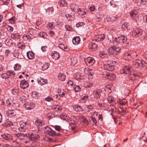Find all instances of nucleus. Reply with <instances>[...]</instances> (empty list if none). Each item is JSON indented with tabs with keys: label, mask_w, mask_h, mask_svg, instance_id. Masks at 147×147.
I'll use <instances>...</instances> for the list:
<instances>
[{
	"label": "nucleus",
	"mask_w": 147,
	"mask_h": 147,
	"mask_svg": "<svg viewBox=\"0 0 147 147\" xmlns=\"http://www.w3.org/2000/svg\"><path fill=\"white\" fill-rule=\"evenodd\" d=\"M117 65L116 61H114L109 60L107 61V64L104 65V68L108 70L112 71L114 69V66Z\"/></svg>",
	"instance_id": "1"
},
{
	"label": "nucleus",
	"mask_w": 147,
	"mask_h": 147,
	"mask_svg": "<svg viewBox=\"0 0 147 147\" xmlns=\"http://www.w3.org/2000/svg\"><path fill=\"white\" fill-rule=\"evenodd\" d=\"M121 48L117 46H112L109 48L107 51L110 55H116L120 53Z\"/></svg>",
	"instance_id": "2"
},
{
	"label": "nucleus",
	"mask_w": 147,
	"mask_h": 147,
	"mask_svg": "<svg viewBox=\"0 0 147 147\" xmlns=\"http://www.w3.org/2000/svg\"><path fill=\"white\" fill-rule=\"evenodd\" d=\"M130 16L133 20L137 21L141 19L140 11L138 10L132 11L130 13Z\"/></svg>",
	"instance_id": "3"
},
{
	"label": "nucleus",
	"mask_w": 147,
	"mask_h": 147,
	"mask_svg": "<svg viewBox=\"0 0 147 147\" xmlns=\"http://www.w3.org/2000/svg\"><path fill=\"white\" fill-rule=\"evenodd\" d=\"M146 62L142 59H137L133 62V66L135 68H141L146 65Z\"/></svg>",
	"instance_id": "4"
},
{
	"label": "nucleus",
	"mask_w": 147,
	"mask_h": 147,
	"mask_svg": "<svg viewBox=\"0 0 147 147\" xmlns=\"http://www.w3.org/2000/svg\"><path fill=\"white\" fill-rule=\"evenodd\" d=\"M145 32L142 29L140 28H136L132 32V34L136 37L141 36Z\"/></svg>",
	"instance_id": "5"
},
{
	"label": "nucleus",
	"mask_w": 147,
	"mask_h": 147,
	"mask_svg": "<svg viewBox=\"0 0 147 147\" xmlns=\"http://www.w3.org/2000/svg\"><path fill=\"white\" fill-rule=\"evenodd\" d=\"M127 40V38L125 36L121 35L116 38L113 40L114 43L115 42H118L119 43H121L125 42Z\"/></svg>",
	"instance_id": "6"
},
{
	"label": "nucleus",
	"mask_w": 147,
	"mask_h": 147,
	"mask_svg": "<svg viewBox=\"0 0 147 147\" xmlns=\"http://www.w3.org/2000/svg\"><path fill=\"white\" fill-rule=\"evenodd\" d=\"M44 130L45 133L49 136H54L56 135V132L48 126L44 128Z\"/></svg>",
	"instance_id": "7"
},
{
	"label": "nucleus",
	"mask_w": 147,
	"mask_h": 147,
	"mask_svg": "<svg viewBox=\"0 0 147 147\" xmlns=\"http://www.w3.org/2000/svg\"><path fill=\"white\" fill-rule=\"evenodd\" d=\"M131 67L129 65L125 66L123 67L121 72L125 74H129L131 72Z\"/></svg>",
	"instance_id": "8"
},
{
	"label": "nucleus",
	"mask_w": 147,
	"mask_h": 147,
	"mask_svg": "<svg viewBox=\"0 0 147 147\" xmlns=\"http://www.w3.org/2000/svg\"><path fill=\"white\" fill-rule=\"evenodd\" d=\"M84 61L86 64L87 65L89 64V66L93 65L95 62L94 59L93 58L90 57L85 58Z\"/></svg>",
	"instance_id": "9"
},
{
	"label": "nucleus",
	"mask_w": 147,
	"mask_h": 147,
	"mask_svg": "<svg viewBox=\"0 0 147 147\" xmlns=\"http://www.w3.org/2000/svg\"><path fill=\"white\" fill-rule=\"evenodd\" d=\"M1 136L3 139L7 141L11 140L13 139L12 136L8 134L4 133L2 134Z\"/></svg>",
	"instance_id": "10"
},
{
	"label": "nucleus",
	"mask_w": 147,
	"mask_h": 147,
	"mask_svg": "<svg viewBox=\"0 0 147 147\" xmlns=\"http://www.w3.org/2000/svg\"><path fill=\"white\" fill-rule=\"evenodd\" d=\"M28 126V125L26 122H23L20 125V127L18 128V130L20 132H24Z\"/></svg>",
	"instance_id": "11"
},
{
	"label": "nucleus",
	"mask_w": 147,
	"mask_h": 147,
	"mask_svg": "<svg viewBox=\"0 0 147 147\" xmlns=\"http://www.w3.org/2000/svg\"><path fill=\"white\" fill-rule=\"evenodd\" d=\"M27 137H28L30 140H34L38 138L39 137V136L38 134H35L29 133L28 134Z\"/></svg>",
	"instance_id": "12"
},
{
	"label": "nucleus",
	"mask_w": 147,
	"mask_h": 147,
	"mask_svg": "<svg viewBox=\"0 0 147 147\" xmlns=\"http://www.w3.org/2000/svg\"><path fill=\"white\" fill-rule=\"evenodd\" d=\"M105 38V35L104 34H99L94 36V38L97 41L103 40Z\"/></svg>",
	"instance_id": "13"
},
{
	"label": "nucleus",
	"mask_w": 147,
	"mask_h": 147,
	"mask_svg": "<svg viewBox=\"0 0 147 147\" xmlns=\"http://www.w3.org/2000/svg\"><path fill=\"white\" fill-rule=\"evenodd\" d=\"M35 106V104L32 102H28L25 104V107L27 110L33 109Z\"/></svg>",
	"instance_id": "14"
},
{
	"label": "nucleus",
	"mask_w": 147,
	"mask_h": 147,
	"mask_svg": "<svg viewBox=\"0 0 147 147\" xmlns=\"http://www.w3.org/2000/svg\"><path fill=\"white\" fill-rule=\"evenodd\" d=\"M16 112L14 110H9L7 112V116L10 118L16 116Z\"/></svg>",
	"instance_id": "15"
},
{
	"label": "nucleus",
	"mask_w": 147,
	"mask_h": 147,
	"mask_svg": "<svg viewBox=\"0 0 147 147\" xmlns=\"http://www.w3.org/2000/svg\"><path fill=\"white\" fill-rule=\"evenodd\" d=\"M29 85L27 81L23 80L21 82L20 87L22 89H26L29 86Z\"/></svg>",
	"instance_id": "16"
},
{
	"label": "nucleus",
	"mask_w": 147,
	"mask_h": 147,
	"mask_svg": "<svg viewBox=\"0 0 147 147\" xmlns=\"http://www.w3.org/2000/svg\"><path fill=\"white\" fill-rule=\"evenodd\" d=\"M70 64L72 66H74L77 63V61L76 57H72L69 60Z\"/></svg>",
	"instance_id": "17"
},
{
	"label": "nucleus",
	"mask_w": 147,
	"mask_h": 147,
	"mask_svg": "<svg viewBox=\"0 0 147 147\" xmlns=\"http://www.w3.org/2000/svg\"><path fill=\"white\" fill-rule=\"evenodd\" d=\"M52 57L55 60L58 59L60 57L59 53L56 51L53 52L51 54Z\"/></svg>",
	"instance_id": "18"
},
{
	"label": "nucleus",
	"mask_w": 147,
	"mask_h": 147,
	"mask_svg": "<svg viewBox=\"0 0 147 147\" xmlns=\"http://www.w3.org/2000/svg\"><path fill=\"white\" fill-rule=\"evenodd\" d=\"M16 136L17 137V139L19 140L20 142L23 140H25L24 138H25V137L23 134L20 133L16 134Z\"/></svg>",
	"instance_id": "19"
},
{
	"label": "nucleus",
	"mask_w": 147,
	"mask_h": 147,
	"mask_svg": "<svg viewBox=\"0 0 147 147\" xmlns=\"http://www.w3.org/2000/svg\"><path fill=\"white\" fill-rule=\"evenodd\" d=\"M88 47L89 49L92 51L95 50L97 49V45L94 43L90 42L88 45Z\"/></svg>",
	"instance_id": "20"
},
{
	"label": "nucleus",
	"mask_w": 147,
	"mask_h": 147,
	"mask_svg": "<svg viewBox=\"0 0 147 147\" xmlns=\"http://www.w3.org/2000/svg\"><path fill=\"white\" fill-rule=\"evenodd\" d=\"M101 91L100 90H94L93 93L94 97L98 98L100 97Z\"/></svg>",
	"instance_id": "21"
},
{
	"label": "nucleus",
	"mask_w": 147,
	"mask_h": 147,
	"mask_svg": "<svg viewBox=\"0 0 147 147\" xmlns=\"http://www.w3.org/2000/svg\"><path fill=\"white\" fill-rule=\"evenodd\" d=\"M27 56L29 59H33L35 57L34 53L32 51L28 52L27 53Z\"/></svg>",
	"instance_id": "22"
},
{
	"label": "nucleus",
	"mask_w": 147,
	"mask_h": 147,
	"mask_svg": "<svg viewBox=\"0 0 147 147\" xmlns=\"http://www.w3.org/2000/svg\"><path fill=\"white\" fill-rule=\"evenodd\" d=\"M80 38L79 36H76L72 40V42L74 44L77 45L79 44L80 42Z\"/></svg>",
	"instance_id": "23"
},
{
	"label": "nucleus",
	"mask_w": 147,
	"mask_h": 147,
	"mask_svg": "<svg viewBox=\"0 0 147 147\" xmlns=\"http://www.w3.org/2000/svg\"><path fill=\"white\" fill-rule=\"evenodd\" d=\"M51 109L53 110H55L57 111H61L62 108L60 106L58 105H53L52 106Z\"/></svg>",
	"instance_id": "24"
},
{
	"label": "nucleus",
	"mask_w": 147,
	"mask_h": 147,
	"mask_svg": "<svg viewBox=\"0 0 147 147\" xmlns=\"http://www.w3.org/2000/svg\"><path fill=\"white\" fill-rule=\"evenodd\" d=\"M58 79L61 81H64L66 79V75L64 73H60L58 75Z\"/></svg>",
	"instance_id": "25"
},
{
	"label": "nucleus",
	"mask_w": 147,
	"mask_h": 147,
	"mask_svg": "<svg viewBox=\"0 0 147 147\" xmlns=\"http://www.w3.org/2000/svg\"><path fill=\"white\" fill-rule=\"evenodd\" d=\"M23 41L26 42V43L30 42L31 40V37L29 35H26L22 37Z\"/></svg>",
	"instance_id": "26"
},
{
	"label": "nucleus",
	"mask_w": 147,
	"mask_h": 147,
	"mask_svg": "<svg viewBox=\"0 0 147 147\" xmlns=\"http://www.w3.org/2000/svg\"><path fill=\"white\" fill-rule=\"evenodd\" d=\"M31 95L32 97L35 99H37L39 97V94L37 91H33L32 92Z\"/></svg>",
	"instance_id": "27"
},
{
	"label": "nucleus",
	"mask_w": 147,
	"mask_h": 147,
	"mask_svg": "<svg viewBox=\"0 0 147 147\" xmlns=\"http://www.w3.org/2000/svg\"><path fill=\"white\" fill-rule=\"evenodd\" d=\"M73 109L74 111L78 112L82 111L83 110V108L80 106L78 105L74 106L73 107Z\"/></svg>",
	"instance_id": "28"
},
{
	"label": "nucleus",
	"mask_w": 147,
	"mask_h": 147,
	"mask_svg": "<svg viewBox=\"0 0 147 147\" xmlns=\"http://www.w3.org/2000/svg\"><path fill=\"white\" fill-rule=\"evenodd\" d=\"M60 117L61 119L65 120L67 121H69L70 119L69 117L67 116L65 113H62L60 115Z\"/></svg>",
	"instance_id": "29"
},
{
	"label": "nucleus",
	"mask_w": 147,
	"mask_h": 147,
	"mask_svg": "<svg viewBox=\"0 0 147 147\" xmlns=\"http://www.w3.org/2000/svg\"><path fill=\"white\" fill-rule=\"evenodd\" d=\"M89 121L93 125H96L97 123L96 119L93 116H91L89 118Z\"/></svg>",
	"instance_id": "30"
},
{
	"label": "nucleus",
	"mask_w": 147,
	"mask_h": 147,
	"mask_svg": "<svg viewBox=\"0 0 147 147\" xmlns=\"http://www.w3.org/2000/svg\"><path fill=\"white\" fill-rule=\"evenodd\" d=\"M35 124L37 126H42L44 124L43 121L40 119H37L35 122Z\"/></svg>",
	"instance_id": "31"
},
{
	"label": "nucleus",
	"mask_w": 147,
	"mask_h": 147,
	"mask_svg": "<svg viewBox=\"0 0 147 147\" xmlns=\"http://www.w3.org/2000/svg\"><path fill=\"white\" fill-rule=\"evenodd\" d=\"M79 121H80L82 125L83 124L86 125L88 123V121L86 118H81L80 119Z\"/></svg>",
	"instance_id": "32"
},
{
	"label": "nucleus",
	"mask_w": 147,
	"mask_h": 147,
	"mask_svg": "<svg viewBox=\"0 0 147 147\" xmlns=\"http://www.w3.org/2000/svg\"><path fill=\"white\" fill-rule=\"evenodd\" d=\"M58 3L61 6L63 7L66 6L67 4V2L65 0H60L58 2Z\"/></svg>",
	"instance_id": "33"
},
{
	"label": "nucleus",
	"mask_w": 147,
	"mask_h": 147,
	"mask_svg": "<svg viewBox=\"0 0 147 147\" xmlns=\"http://www.w3.org/2000/svg\"><path fill=\"white\" fill-rule=\"evenodd\" d=\"M11 37L13 39L18 40L20 38V36L18 33L12 34Z\"/></svg>",
	"instance_id": "34"
},
{
	"label": "nucleus",
	"mask_w": 147,
	"mask_h": 147,
	"mask_svg": "<svg viewBox=\"0 0 147 147\" xmlns=\"http://www.w3.org/2000/svg\"><path fill=\"white\" fill-rule=\"evenodd\" d=\"M18 47L21 49H24L26 47L25 44L23 42L19 43L18 44Z\"/></svg>",
	"instance_id": "35"
},
{
	"label": "nucleus",
	"mask_w": 147,
	"mask_h": 147,
	"mask_svg": "<svg viewBox=\"0 0 147 147\" xmlns=\"http://www.w3.org/2000/svg\"><path fill=\"white\" fill-rule=\"evenodd\" d=\"M87 110L88 112H90L91 113H93L94 111V109L93 107L91 105H89L87 107Z\"/></svg>",
	"instance_id": "36"
},
{
	"label": "nucleus",
	"mask_w": 147,
	"mask_h": 147,
	"mask_svg": "<svg viewBox=\"0 0 147 147\" xmlns=\"http://www.w3.org/2000/svg\"><path fill=\"white\" fill-rule=\"evenodd\" d=\"M76 12L80 16H83L86 14V12L85 11H82L80 8H78L76 11Z\"/></svg>",
	"instance_id": "37"
},
{
	"label": "nucleus",
	"mask_w": 147,
	"mask_h": 147,
	"mask_svg": "<svg viewBox=\"0 0 147 147\" xmlns=\"http://www.w3.org/2000/svg\"><path fill=\"white\" fill-rule=\"evenodd\" d=\"M128 24L127 22H125L122 25L121 28L125 30H128L129 29V28L128 27Z\"/></svg>",
	"instance_id": "38"
},
{
	"label": "nucleus",
	"mask_w": 147,
	"mask_h": 147,
	"mask_svg": "<svg viewBox=\"0 0 147 147\" xmlns=\"http://www.w3.org/2000/svg\"><path fill=\"white\" fill-rule=\"evenodd\" d=\"M89 97L88 95H86L84 96L80 100V102L82 103L85 102L88 100Z\"/></svg>",
	"instance_id": "39"
},
{
	"label": "nucleus",
	"mask_w": 147,
	"mask_h": 147,
	"mask_svg": "<svg viewBox=\"0 0 147 147\" xmlns=\"http://www.w3.org/2000/svg\"><path fill=\"white\" fill-rule=\"evenodd\" d=\"M1 77L3 79H8L9 78V74L8 71H7L5 73L2 74L1 75Z\"/></svg>",
	"instance_id": "40"
},
{
	"label": "nucleus",
	"mask_w": 147,
	"mask_h": 147,
	"mask_svg": "<svg viewBox=\"0 0 147 147\" xmlns=\"http://www.w3.org/2000/svg\"><path fill=\"white\" fill-rule=\"evenodd\" d=\"M74 14H68L67 16V18H68L69 20L71 21H74L75 19L74 18Z\"/></svg>",
	"instance_id": "41"
},
{
	"label": "nucleus",
	"mask_w": 147,
	"mask_h": 147,
	"mask_svg": "<svg viewBox=\"0 0 147 147\" xmlns=\"http://www.w3.org/2000/svg\"><path fill=\"white\" fill-rule=\"evenodd\" d=\"M12 147H19L20 146V144L16 141H13L12 145Z\"/></svg>",
	"instance_id": "42"
},
{
	"label": "nucleus",
	"mask_w": 147,
	"mask_h": 147,
	"mask_svg": "<svg viewBox=\"0 0 147 147\" xmlns=\"http://www.w3.org/2000/svg\"><path fill=\"white\" fill-rule=\"evenodd\" d=\"M47 81L44 79H41L40 80H38V83L39 84L41 85H43L46 84Z\"/></svg>",
	"instance_id": "43"
},
{
	"label": "nucleus",
	"mask_w": 147,
	"mask_h": 147,
	"mask_svg": "<svg viewBox=\"0 0 147 147\" xmlns=\"http://www.w3.org/2000/svg\"><path fill=\"white\" fill-rule=\"evenodd\" d=\"M57 92L58 95L61 97L64 96L65 93L63 90H61V89H58L57 90Z\"/></svg>",
	"instance_id": "44"
},
{
	"label": "nucleus",
	"mask_w": 147,
	"mask_h": 147,
	"mask_svg": "<svg viewBox=\"0 0 147 147\" xmlns=\"http://www.w3.org/2000/svg\"><path fill=\"white\" fill-rule=\"evenodd\" d=\"M57 92L58 95L61 97L64 96L65 93L63 90H61V89H58L57 90Z\"/></svg>",
	"instance_id": "45"
},
{
	"label": "nucleus",
	"mask_w": 147,
	"mask_h": 147,
	"mask_svg": "<svg viewBox=\"0 0 147 147\" xmlns=\"http://www.w3.org/2000/svg\"><path fill=\"white\" fill-rule=\"evenodd\" d=\"M77 8V6L75 4H72L71 5L70 8L71 10L74 12H76V9Z\"/></svg>",
	"instance_id": "46"
},
{
	"label": "nucleus",
	"mask_w": 147,
	"mask_h": 147,
	"mask_svg": "<svg viewBox=\"0 0 147 147\" xmlns=\"http://www.w3.org/2000/svg\"><path fill=\"white\" fill-rule=\"evenodd\" d=\"M116 78V76L114 74H110L108 78H107V79H109L111 80H115Z\"/></svg>",
	"instance_id": "47"
},
{
	"label": "nucleus",
	"mask_w": 147,
	"mask_h": 147,
	"mask_svg": "<svg viewBox=\"0 0 147 147\" xmlns=\"http://www.w3.org/2000/svg\"><path fill=\"white\" fill-rule=\"evenodd\" d=\"M146 0H137L138 5L139 6H140L142 5L145 4Z\"/></svg>",
	"instance_id": "48"
},
{
	"label": "nucleus",
	"mask_w": 147,
	"mask_h": 147,
	"mask_svg": "<svg viewBox=\"0 0 147 147\" xmlns=\"http://www.w3.org/2000/svg\"><path fill=\"white\" fill-rule=\"evenodd\" d=\"M130 52L132 57H134L138 56L137 53L134 51H131Z\"/></svg>",
	"instance_id": "49"
},
{
	"label": "nucleus",
	"mask_w": 147,
	"mask_h": 147,
	"mask_svg": "<svg viewBox=\"0 0 147 147\" xmlns=\"http://www.w3.org/2000/svg\"><path fill=\"white\" fill-rule=\"evenodd\" d=\"M14 70L15 71L19 70L21 69V66L18 64H15L14 67Z\"/></svg>",
	"instance_id": "50"
},
{
	"label": "nucleus",
	"mask_w": 147,
	"mask_h": 147,
	"mask_svg": "<svg viewBox=\"0 0 147 147\" xmlns=\"http://www.w3.org/2000/svg\"><path fill=\"white\" fill-rule=\"evenodd\" d=\"M99 56L101 58H104L105 57H106L107 56V55L103 52L102 51L100 52L99 53Z\"/></svg>",
	"instance_id": "51"
},
{
	"label": "nucleus",
	"mask_w": 147,
	"mask_h": 147,
	"mask_svg": "<svg viewBox=\"0 0 147 147\" xmlns=\"http://www.w3.org/2000/svg\"><path fill=\"white\" fill-rule=\"evenodd\" d=\"M49 65L48 63L44 64L42 67V69L43 70H45L47 69L49 67Z\"/></svg>",
	"instance_id": "52"
},
{
	"label": "nucleus",
	"mask_w": 147,
	"mask_h": 147,
	"mask_svg": "<svg viewBox=\"0 0 147 147\" xmlns=\"http://www.w3.org/2000/svg\"><path fill=\"white\" fill-rule=\"evenodd\" d=\"M110 75V73L107 71H104L102 74V75L104 78H108Z\"/></svg>",
	"instance_id": "53"
},
{
	"label": "nucleus",
	"mask_w": 147,
	"mask_h": 147,
	"mask_svg": "<svg viewBox=\"0 0 147 147\" xmlns=\"http://www.w3.org/2000/svg\"><path fill=\"white\" fill-rule=\"evenodd\" d=\"M13 54L14 57L17 58L18 57L19 53L18 50H14L13 52Z\"/></svg>",
	"instance_id": "54"
},
{
	"label": "nucleus",
	"mask_w": 147,
	"mask_h": 147,
	"mask_svg": "<svg viewBox=\"0 0 147 147\" xmlns=\"http://www.w3.org/2000/svg\"><path fill=\"white\" fill-rule=\"evenodd\" d=\"M74 91L76 92H79L81 89V88L80 86H74Z\"/></svg>",
	"instance_id": "55"
},
{
	"label": "nucleus",
	"mask_w": 147,
	"mask_h": 147,
	"mask_svg": "<svg viewBox=\"0 0 147 147\" xmlns=\"http://www.w3.org/2000/svg\"><path fill=\"white\" fill-rule=\"evenodd\" d=\"M55 26V23L54 22L49 23L47 24V27L51 29L53 28Z\"/></svg>",
	"instance_id": "56"
},
{
	"label": "nucleus",
	"mask_w": 147,
	"mask_h": 147,
	"mask_svg": "<svg viewBox=\"0 0 147 147\" xmlns=\"http://www.w3.org/2000/svg\"><path fill=\"white\" fill-rule=\"evenodd\" d=\"M98 106L100 107H105L104 100H102L98 103Z\"/></svg>",
	"instance_id": "57"
},
{
	"label": "nucleus",
	"mask_w": 147,
	"mask_h": 147,
	"mask_svg": "<svg viewBox=\"0 0 147 147\" xmlns=\"http://www.w3.org/2000/svg\"><path fill=\"white\" fill-rule=\"evenodd\" d=\"M55 129V130L59 131H60L62 129L60 126L55 125L52 126Z\"/></svg>",
	"instance_id": "58"
},
{
	"label": "nucleus",
	"mask_w": 147,
	"mask_h": 147,
	"mask_svg": "<svg viewBox=\"0 0 147 147\" xmlns=\"http://www.w3.org/2000/svg\"><path fill=\"white\" fill-rule=\"evenodd\" d=\"M107 100L109 103H111L114 101V98L111 96H109L107 98Z\"/></svg>",
	"instance_id": "59"
},
{
	"label": "nucleus",
	"mask_w": 147,
	"mask_h": 147,
	"mask_svg": "<svg viewBox=\"0 0 147 147\" xmlns=\"http://www.w3.org/2000/svg\"><path fill=\"white\" fill-rule=\"evenodd\" d=\"M3 5H7L10 2V0H1Z\"/></svg>",
	"instance_id": "60"
},
{
	"label": "nucleus",
	"mask_w": 147,
	"mask_h": 147,
	"mask_svg": "<svg viewBox=\"0 0 147 147\" xmlns=\"http://www.w3.org/2000/svg\"><path fill=\"white\" fill-rule=\"evenodd\" d=\"M13 123L10 121H8L4 124V125L9 127L13 125Z\"/></svg>",
	"instance_id": "61"
},
{
	"label": "nucleus",
	"mask_w": 147,
	"mask_h": 147,
	"mask_svg": "<svg viewBox=\"0 0 147 147\" xmlns=\"http://www.w3.org/2000/svg\"><path fill=\"white\" fill-rule=\"evenodd\" d=\"M132 57L131 55H130V51L128 53H127L125 55V58L126 59H130Z\"/></svg>",
	"instance_id": "62"
},
{
	"label": "nucleus",
	"mask_w": 147,
	"mask_h": 147,
	"mask_svg": "<svg viewBox=\"0 0 147 147\" xmlns=\"http://www.w3.org/2000/svg\"><path fill=\"white\" fill-rule=\"evenodd\" d=\"M98 115V113L94 111L93 112V113H92L91 115V116H93L96 119L97 118Z\"/></svg>",
	"instance_id": "63"
},
{
	"label": "nucleus",
	"mask_w": 147,
	"mask_h": 147,
	"mask_svg": "<svg viewBox=\"0 0 147 147\" xmlns=\"http://www.w3.org/2000/svg\"><path fill=\"white\" fill-rule=\"evenodd\" d=\"M8 72L9 73V77L10 76H11V77H13L14 76L15 74L13 72V71L11 70H10L8 71Z\"/></svg>",
	"instance_id": "64"
}]
</instances>
